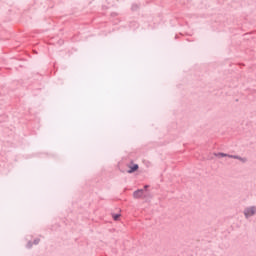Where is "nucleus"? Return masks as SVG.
Returning a JSON list of instances; mask_svg holds the SVG:
<instances>
[{
  "instance_id": "obj_1",
  "label": "nucleus",
  "mask_w": 256,
  "mask_h": 256,
  "mask_svg": "<svg viewBox=\"0 0 256 256\" xmlns=\"http://www.w3.org/2000/svg\"><path fill=\"white\" fill-rule=\"evenodd\" d=\"M255 213H256V208L255 207L246 208L244 210V215L247 218L253 217V215H255Z\"/></svg>"
},
{
  "instance_id": "obj_2",
  "label": "nucleus",
  "mask_w": 256,
  "mask_h": 256,
  "mask_svg": "<svg viewBox=\"0 0 256 256\" xmlns=\"http://www.w3.org/2000/svg\"><path fill=\"white\" fill-rule=\"evenodd\" d=\"M133 197H134V199H141V197H143V190L142 189L136 190L133 193Z\"/></svg>"
},
{
  "instance_id": "obj_3",
  "label": "nucleus",
  "mask_w": 256,
  "mask_h": 256,
  "mask_svg": "<svg viewBox=\"0 0 256 256\" xmlns=\"http://www.w3.org/2000/svg\"><path fill=\"white\" fill-rule=\"evenodd\" d=\"M139 169V165L134 164L133 166H130V170H128V173H135Z\"/></svg>"
},
{
  "instance_id": "obj_4",
  "label": "nucleus",
  "mask_w": 256,
  "mask_h": 256,
  "mask_svg": "<svg viewBox=\"0 0 256 256\" xmlns=\"http://www.w3.org/2000/svg\"><path fill=\"white\" fill-rule=\"evenodd\" d=\"M231 159H239L240 161H242L243 163H245L247 161V159L245 158H241L239 156H229Z\"/></svg>"
},
{
  "instance_id": "obj_5",
  "label": "nucleus",
  "mask_w": 256,
  "mask_h": 256,
  "mask_svg": "<svg viewBox=\"0 0 256 256\" xmlns=\"http://www.w3.org/2000/svg\"><path fill=\"white\" fill-rule=\"evenodd\" d=\"M114 221H119V218L121 217V214H113Z\"/></svg>"
},
{
  "instance_id": "obj_6",
  "label": "nucleus",
  "mask_w": 256,
  "mask_h": 256,
  "mask_svg": "<svg viewBox=\"0 0 256 256\" xmlns=\"http://www.w3.org/2000/svg\"><path fill=\"white\" fill-rule=\"evenodd\" d=\"M220 155H221V157H227V154H224V153H222Z\"/></svg>"
}]
</instances>
